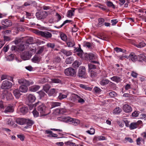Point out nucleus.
Segmentation results:
<instances>
[{"label":"nucleus","mask_w":146,"mask_h":146,"mask_svg":"<svg viewBox=\"0 0 146 146\" xmlns=\"http://www.w3.org/2000/svg\"><path fill=\"white\" fill-rule=\"evenodd\" d=\"M46 46L48 47L53 49L55 46V44L54 43H48L47 44Z\"/></svg>","instance_id":"de8ad7c7"},{"label":"nucleus","mask_w":146,"mask_h":146,"mask_svg":"<svg viewBox=\"0 0 146 146\" xmlns=\"http://www.w3.org/2000/svg\"><path fill=\"white\" fill-rule=\"evenodd\" d=\"M13 93L15 98L17 99H19L21 95L20 92V91L17 89L14 90Z\"/></svg>","instance_id":"a211bd4d"},{"label":"nucleus","mask_w":146,"mask_h":146,"mask_svg":"<svg viewBox=\"0 0 146 146\" xmlns=\"http://www.w3.org/2000/svg\"><path fill=\"white\" fill-rule=\"evenodd\" d=\"M86 132L90 135L94 134L95 132V130L94 129L91 128L90 130H88Z\"/></svg>","instance_id":"3c124183"},{"label":"nucleus","mask_w":146,"mask_h":146,"mask_svg":"<svg viewBox=\"0 0 146 146\" xmlns=\"http://www.w3.org/2000/svg\"><path fill=\"white\" fill-rule=\"evenodd\" d=\"M33 38L32 37H30L27 40L26 43L25 44L26 45L28 46V45L30 44H31L33 42Z\"/></svg>","instance_id":"c9c22d12"},{"label":"nucleus","mask_w":146,"mask_h":146,"mask_svg":"<svg viewBox=\"0 0 146 146\" xmlns=\"http://www.w3.org/2000/svg\"><path fill=\"white\" fill-rule=\"evenodd\" d=\"M18 82L20 84L22 85H26L29 86L33 84V82H30L24 79H20L19 80Z\"/></svg>","instance_id":"ddd939ff"},{"label":"nucleus","mask_w":146,"mask_h":146,"mask_svg":"<svg viewBox=\"0 0 146 146\" xmlns=\"http://www.w3.org/2000/svg\"><path fill=\"white\" fill-rule=\"evenodd\" d=\"M34 106H37L36 109L40 113V116H45L50 113V110L45 105L40 102L36 103Z\"/></svg>","instance_id":"f257e3e1"},{"label":"nucleus","mask_w":146,"mask_h":146,"mask_svg":"<svg viewBox=\"0 0 146 146\" xmlns=\"http://www.w3.org/2000/svg\"><path fill=\"white\" fill-rule=\"evenodd\" d=\"M86 75V69L83 66L79 67L78 72V76L79 77L84 78Z\"/></svg>","instance_id":"1a4fd4ad"},{"label":"nucleus","mask_w":146,"mask_h":146,"mask_svg":"<svg viewBox=\"0 0 146 146\" xmlns=\"http://www.w3.org/2000/svg\"><path fill=\"white\" fill-rule=\"evenodd\" d=\"M61 103L58 102H53L51 104V108H53L56 107L60 106Z\"/></svg>","instance_id":"4c0bfd02"},{"label":"nucleus","mask_w":146,"mask_h":146,"mask_svg":"<svg viewBox=\"0 0 146 146\" xmlns=\"http://www.w3.org/2000/svg\"><path fill=\"white\" fill-rule=\"evenodd\" d=\"M142 123V121L141 120H139L136 122L131 123L129 126L130 129H133L137 128L139 125Z\"/></svg>","instance_id":"4468645a"},{"label":"nucleus","mask_w":146,"mask_h":146,"mask_svg":"<svg viewBox=\"0 0 146 146\" xmlns=\"http://www.w3.org/2000/svg\"><path fill=\"white\" fill-rule=\"evenodd\" d=\"M109 96L111 97H115L117 95L116 93L114 91L110 92L109 93Z\"/></svg>","instance_id":"5fc2aeb1"},{"label":"nucleus","mask_w":146,"mask_h":146,"mask_svg":"<svg viewBox=\"0 0 146 146\" xmlns=\"http://www.w3.org/2000/svg\"><path fill=\"white\" fill-rule=\"evenodd\" d=\"M63 121L72 124L74 125H76L80 123V121L77 119L71 118L69 117H63L62 118Z\"/></svg>","instance_id":"7ed1b4c3"},{"label":"nucleus","mask_w":146,"mask_h":146,"mask_svg":"<svg viewBox=\"0 0 146 146\" xmlns=\"http://www.w3.org/2000/svg\"><path fill=\"white\" fill-rule=\"evenodd\" d=\"M81 64L80 61H75L72 64V66L74 68H76L78 67Z\"/></svg>","instance_id":"7c9ffc66"},{"label":"nucleus","mask_w":146,"mask_h":146,"mask_svg":"<svg viewBox=\"0 0 146 146\" xmlns=\"http://www.w3.org/2000/svg\"><path fill=\"white\" fill-rule=\"evenodd\" d=\"M2 25L3 26H5L6 27V29L7 27L11 26L12 23L11 21L7 19H5L1 21Z\"/></svg>","instance_id":"2eb2a0df"},{"label":"nucleus","mask_w":146,"mask_h":146,"mask_svg":"<svg viewBox=\"0 0 146 146\" xmlns=\"http://www.w3.org/2000/svg\"><path fill=\"white\" fill-rule=\"evenodd\" d=\"M61 60V59L60 57H56L55 58L53 61L54 63H58L60 62Z\"/></svg>","instance_id":"79ce46f5"},{"label":"nucleus","mask_w":146,"mask_h":146,"mask_svg":"<svg viewBox=\"0 0 146 146\" xmlns=\"http://www.w3.org/2000/svg\"><path fill=\"white\" fill-rule=\"evenodd\" d=\"M59 113H60L63 114L66 112V110L63 108H60L59 109Z\"/></svg>","instance_id":"bf43d9fd"},{"label":"nucleus","mask_w":146,"mask_h":146,"mask_svg":"<svg viewBox=\"0 0 146 146\" xmlns=\"http://www.w3.org/2000/svg\"><path fill=\"white\" fill-rule=\"evenodd\" d=\"M72 97L79 103H83L85 102V101L84 99L77 95L74 94Z\"/></svg>","instance_id":"aec40b11"},{"label":"nucleus","mask_w":146,"mask_h":146,"mask_svg":"<svg viewBox=\"0 0 146 146\" xmlns=\"http://www.w3.org/2000/svg\"><path fill=\"white\" fill-rule=\"evenodd\" d=\"M75 9L72 8L71 10H69L67 12V16L68 17H71L74 15Z\"/></svg>","instance_id":"4be33fe9"},{"label":"nucleus","mask_w":146,"mask_h":146,"mask_svg":"<svg viewBox=\"0 0 146 146\" xmlns=\"http://www.w3.org/2000/svg\"><path fill=\"white\" fill-rule=\"evenodd\" d=\"M34 123V122L32 120L29 119H26L25 121V124L27 125L26 127L27 128H29V127L31 126Z\"/></svg>","instance_id":"a878e982"},{"label":"nucleus","mask_w":146,"mask_h":146,"mask_svg":"<svg viewBox=\"0 0 146 146\" xmlns=\"http://www.w3.org/2000/svg\"><path fill=\"white\" fill-rule=\"evenodd\" d=\"M13 111V110L11 106H8L4 111L5 113L8 112H12Z\"/></svg>","instance_id":"473e14b6"},{"label":"nucleus","mask_w":146,"mask_h":146,"mask_svg":"<svg viewBox=\"0 0 146 146\" xmlns=\"http://www.w3.org/2000/svg\"><path fill=\"white\" fill-rule=\"evenodd\" d=\"M43 9L44 10H48L50 9L51 7L49 6L44 5L42 7Z\"/></svg>","instance_id":"0e129e2a"},{"label":"nucleus","mask_w":146,"mask_h":146,"mask_svg":"<svg viewBox=\"0 0 146 146\" xmlns=\"http://www.w3.org/2000/svg\"><path fill=\"white\" fill-rule=\"evenodd\" d=\"M71 21L68 20H67L65 21L60 26L57 27L56 26H55V27H56V28L57 29H59L61 27H62L66 23H70V22H71Z\"/></svg>","instance_id":"8fccbe9b"},{"label":"nucleus","mask_w":146,"mask_h":146,"mask_svg":"<svg viewBox=\"0 0 146 146\" xmlns=\"http://www.w3.org/2000/svg\"><path fill=\"white\" fill-rule=\"evenodd\" d=\"M121 111V109L119 107H117L113 110V113L115 114H117L119 113Z\"/></svg>","instance_id":"72a5a7b5"},{"label":"nucleus","mask_w":146,"mask_h":146,"mask_svg":"<svg viewBox=\"0 0 146 146\" xmlns=\"http://www.w3.org/2000/svg\"><path fill=\"white\" fill-rule=\"evenodd\" d=\"M66 44L68 47H73L75 45V43L72 39H67L66 40Z\"/></svg>","instance_id":"b1692460"},{"label":"nucleus","mask_w":146,"mask_h":146,"mask_svg":"<svg viewBox=\"0 0 146 146\" xmlns=\"http://www.w3.org/2000/svg\"><path fill=\"white\" fill-rule=\"evenodd\" d=\"M34 33L46 39L50 38L52 36L51 33L48 31H42L38 30H36L34 31Z\"/></svg>","instance_id":"39448f33"},{"label":"nucleus","mask_w":146,"mask_h":146,"mask_svg":"<svg viewBox=\"0 0 146 146\" xmlns=\"http://www.w3.org/2000/svg\"><path fill=\"white\" fill-rule=\"evenodd\" d=\"M110 79L112 81L115 82L117 83L120 82L121 80L120 77L116 76H113V77L111 78Z\"/></svg>","instance_id":"c85d7f7f"},{"label":"nucleus","mask_w":146,"mask_h":146,"mask_svg":"<svg viewBox=\"0 0 146 146\" xmlns=\"http://www.w3.org/2000/svg\"><path fill=\"white\" fill-rule=\"evenodd\" d=\"M105 137L103 136H95L94 137L93 141H98L105 140Z\"/></svg>","instance_id":"c756f323"},{"label":"nucleus","mask_w":146,"mask_h":146,"mask_svg":"<svg viewBox=\"0 0 146 146\" xmlns=\"http://www.w3.org/2000/svg\"><path fill=\"white\" fill-rule=\"evenodd\" d=\"M28 111V108L25 107H22L20 109V112L23 114H25L27 113Z\"/></svg>","instance_id":"2f4dec72"},{"label":"nucleus","mask_w":146,"mask_h":146,"mask_svg":"<svg viewBox=\"0 0 146 146\" xmlns=\"http://www.w3.org/2000/svg\"><path fill=\"white\" fill-rule=\"evenodd\" d=\"M146 44L143 42H140L139 44H137L136 46L138 48H142L145 46Z\"/></svg>","instance_id":"c03bdc74"},{"label":"nucleus","mask_w":146,"mask_h":146,"mask_svg":"<svg viewBox=\"0 0 146 146\" xmlns=\"http://www.w3.org/2000/svg\"><path fill=\"white\" fill-rule=\"evenodd\" d=\"M40 86H39L35 85L32 86L29 88L30 91L33 92H35L40 88Z\"/></svg>","instance_id":"bb28decb"},{"label":"nucleus","mask_w":146,"mask_h":146,"mask_svg":"<svg viewBox=\"0 0 146 146\" xmlns=\"http://www.w3.org/2000/svg\"><path fill=\"white\" fill-rule=\"evenodd\" d=\"M28 86L26 85H22L19 88V90L20 92L23 93H25L28 90Z\"/></svg>","instance_id":"412c9836"},{"label":"nucleus","mask_w":146,"mask_h":146,"mask_svg":"<svg viewBox=\"0 0 146 146\" xmlns=\"http://www.w3.org/2000/svg\"><path fill=\"white\" fill-rule=\"evenodd\" d=\"M98 21V22L96 25L97 27H100L104 25V23L105 21V20L104 19L102 18H99Z\"/></svg>","instance_id":"393cba45"},{"label":"nucleus","mask_w":146,"mask_h":146,"mask_svg":"<svg viewBox=\"0 0 146 146\" xmlns=\"http://www.w3.org/2000/svg\"><path fill=\"white\" fill-rule=\"evenodd\" d=\"M109 82V80L107 79H103L100 81V84L101 85L104 86L108 84Z\"/></svg>","instance_id":"f704fd0d"},{"label":"nucleus","mask_w":146,"mask_h":146,"mask_svg":"<svg viewBox=\"0 0 146 146\" xmlns=\"http://www.w3.org/2000/svg\"><path fill=\"white\" fill-rule=\"evenodd\" d=\"M31 51H25L22 52L21 55V58L24 60H26L29 59L32 56V53L31 52L33 51V52L35 53V50L33 48L30 49Z\"/></svg>","instance_id":"20e7f679"},{"label":"nucleus","mask_w":146,"mask_h":146,"mask_svg":"<svg viewBox=\"0 0 146 146\" xmlns=\"http://www.w3.org/2000/svg\"><path fill=\"white\" fill-rule=\"evenodd\" d=\"M36 16L38 19H41L45 18L47 15L45 11L37 12L36 13Z\"/></svg>","instance_id":"9b49d317"},{"label":"nucleus","mask_w":146,"mask_h":146,"mask_svg":"<svg viewBox=\"0 0 146 146\" xmlns=\"http://www.w3.org/2000/svg\"><path fill=\"white\" fill-rule=\"evenodd\" d=\"M65 144L67 145H69L70 146H75V143L71 142L70 141H68L65 143Z\"/></svg>","instance_id":"864d4df0"},{"label":"nucleus","mask_w":146,"mask_h":146,"mask_svg":"<svg viewBox=\"0 0 146 146\" xmlns=\"http://www.w3.org/2000/svg\"><path fill=\"white\" fill-rule=\"evenodd\" d=\"M9 48V46L7 45L6 47L4 46L3 48V50L5 52H6L8 50Z\"/></svg>","instance_id":"774afa93"},{"label":"nucleus","mask_w":146,"mask_h":146,"mask_svg":"<svg viewBox=\"0 0 146 146\" xmlns=\"http://www.w3.org/2000/svg\"><path fill=\"white\" fill-rule=\"evenodd\" d=\"M65 74L68 76H73L76 75V71L71 67L66 69L64 71Z\"/></svg>","instance_id":"0eeeda50"},{"label":"nucleus","mask_w":146,"mask_h":146,"mask_svg":"<svg viewBox=\"0 0 146 146\" xmlns=\"http://www.w3.org/2000/svg\"><path fill=\"white\" fill-rule=\"evenodd\" d=\"M139 113V111H135L132 113V115L133 117H137L138 116Z\"/></svg>","instance_id":"6e6d98bb"},{"label":"nucleus","mask_w":146,"mask_h":146,"mask_svg":"<svg viewBox=\"0 0 146 146\" xmlns=\"http://www.w3.org/2000/svg\"><path fill=\"white\" fill-rule=\"evenodd\" d=\"M18 82L20 84L22 85H26L29 86L33 84V82H30L24 79H20L19 80Z\"/></svg>","instance_id":"f8f14e48"},{"label":"nucleus","mask_w":146,"mask_h":146,"mask_svg":"<svg viewBox=\"0 0 146 146\" xmlns=\"http://www.w3.org/2000/svg\"><path fill=\"white\" fill-rule=\"evenodd\" d=\"M128 58L133 62L136 61L138 59L140 61L143 60L146 62V57L143 54H140L137 57L134 53L132 52L130 54Z\"/></svg>","instance_id":"f03ea898"},{"label":"nucleus","mask_w":146,"mask_h":146,"mask_svg":"<svg viewBox=\"0 0 146 146\" xmlns=\"http://www.w3.org/2000/svg\"><path fill=\"white\" fill-rule=\"evenodd\" d=\"M114 50L117 52H122V50L121 48L118 47H116L114 48Z\"/></svg>","instance_id":"338daca9"},{"label":"nucleus","mask_w":146,"mask_h":146,"mask_svg":"<svg viewBox=\"0 0 146 146\" xmlns=\"http://www.w3.org/2000/svg\"><path fill=\"white\" fill-rule=\"evenodd\" d=\"M106 4L107 5L110 7L113 8V9L115 8L114 5L113 4V3L110 1H108L106 3Z\"/></svg>","instance_id":"a18cd8bd"},{"label":"nucleus","mask_w":146,"mask_h":146,"mask_svg":"<svg viewBox=\"0 0 146 146\" xmlns=\"http://www.w3.org/2000/svg\"><path fill=\"white\" fill-rule=\"evenodd\" d=\"M2 98L6 100H10L13 99L12 94L9 92H5L1 94Z\"/></svg>","instance_id":"6e6552de"},{"label":"nucleus","mask_w":146,"mask_h":146,"mask_svg":"<svg viewBox=\"0 0 146 146\" xmlns=\"http://www.w3.org/2000/svg\"><path fill=\"white\" fill-rule=\"evenodd\" d=\"M12 86L11 82L8 80L4 81L2 85L1 88L2 89H6L10 88Z\"/></svg>","instance_id":"9d476101"},{"label":"nucleus","mask_w":146,"mask_h":146,"mask_svg":"<svg viewBox=\"0 0 146 146\" xmlns=\"http://www.w3.org/2000/svg\"><path fill=\"white\" fill-rule=\"evenodd\" d=\"M36 99L35 96L32 94H29L27 96V100L30 103L34 102Z\"/></svg>","instance_id":"dca6fc26"},{"label":"nucleus","mask_w":146,"mask_h":146,"mask_svg":"<svg viewBox=\"0 0 146 146\" xmlns=\"http://www.w3.org/2000/svg\"><path fill=\"white\" fill-rule=\"evenodd\" d=\"M40 98L43 97L46 95L45 93L42 91H40L38 92Z\"/></svg>","instance_id":"13d9d810"},{"label":"nucleus","mask_w":146,"mask_h":146,"mask_svg":"<svg viewBox=\"0 0 146 146\" xmlns=\"http://www.w3.org/2000/svg\"><path fill=\"white\" fill-rule=\"evenodd\" d=\"M138 75V74H137L134 71H132L131 74V76L135 78H136L137 77Z\"/></svg>","instance_id":"69168bd1"},{"label":"nucleus","mask_w":146,"mask_h":146,"mask_svg":"<svg viewBox=\"0 0 146 146\" xmlns=\"http://www.w3.org/2000/svg\"><path fill=\"white\" fill-rule=\"evenodd\" d=\"M17 137L21 140L23 141L24 140L25 137L23 135H17Z\"/></svg>","instance_id":"e2e57ef3"},{"label":"nucleus","mask_w":146,"mask_h":146,"mask_svg":"<svg viewBox=\"0 0 146 146\" xmlns=\"http://www.w3.org/2000/svg\"><path fill=\"white\" fill-rule=\"evenodd\" d=\"M56 90L54 88L51 89L50 90V94L52 95L56 93Z\"/></svg>","instance_id":"680f3d73"},{"label":"nucleus","mask_w":146,"mask_h":146,"mask_svg":"<svg viewBox=\"0 0 146 146\" xmlns=\"http://www.w3.org/2000/svg\"><path fill=\"white\" fill-rule=\"evenodd\" d=\"M87 57L90 60L92 61L91 62L99 64V63L98 61V56L96 54L93 53H90L87 55Z\"/></svg>","instance_id":"423d86ee"},{"label":"nucleus","mask_w":146,"mask_h":146,"mask_svg":"<svg viewBox=\"0 0 146 146\" xmlns=\"http://www.w3.org/2000/svg\"><path fill=\"white\" fill-rule=\"evenodd\" d=\"M61 52L67 56H69L72 54L70 51L64 49H62Z\"/></svg>","instance_id":"cd10ccee"},{"label":"nucleus","mask_w":146,"mask_h":146,"mask_svg":"<svg viewBox=\"0 0 146 146\" xmlns=\"http://www.w3.org/2000/svg\"><path fill=\"white\" fill-rule=\"evenodd\" d=\"M26 120V119L23 118H18L16 120V122L19 124L23 125L25 124Z\"/></svg>","instance_id":"5701e85b"},{"label":"nucleus","mask_w":146,"mask_h":146,"mask_svg":"<svg viewBox=\"0 0 146 146\" xmlns=\"http://www.w3.org/2000/svg\"><path fill=\"white\" fill-rule=\"evenodd\" d=\"M60 37L62 40L63 41H66L67 40L66 39V36L63 33H61Z\"/></svg>","instance_id":"ea45409f"},{"label":"nucleus","mask_w":146,"mask_h":146,"mask_svg":"<svg viewBox=\"0 0 146 146\" xmlns=\"http://www.w3.org/2000/svg\"><path fill=\"white\" fill-rule=\"evenodd\" d=\"M41 57L37 54H36L33 58L31 60L34 63H38L39 62L40 60Z\"/></svg>","instance_id":"6ab92c4d"},{"label":"nucleus","mask_w":146,"mask_h":146,"mask_svg":"<svg viewBox=\"0 0 146 146\" xmlns=\"http://www.w3.org/2000/svg\"><path fill=\"white\" fill-rule=\"evenodd\" d=\"M93 91L96 93H100L101 91V90L98 87H95L93 89Z\"/></svg>","instance_id":"603ef678"},{"label":"nucleus","mask_w":146,"mask_h":146,"mask_svg":"<svg viewBox=\"0 0 146 146\" xmlns=\"http://www.w3.org/2000/svg\"><path fill=\"white\" fill-rule=\"evenodd\" d=\"M39 112L37 111L36 109H35L33 111V113L35 117H37L39 115Z\"/></svg>","instance_id":"09e8293b"},{"label":"nucleus","mask_w":146,"mask_h":146,"mask_svg":"<svg viewBox=\"0 0 146 146\" xmlns=\"http://www.w3.org/2000/svg\"><path fill=\"white\" fill-rule=\"evenodd\" d=\"M90 76L92 78H94L97 76V73L96 72L93 71H91L90 73Z\"/></svg>","instance_id":"49530a36"},{"label":"nucleus","mask_w":146,"mask_h":146,"mask_svg":"<svg viewBox=\"0 0 146 146\" xmlns=\"http://www.w3.org/2000/svg\"><path fill=\"white\" fill-rule=\"evenodd\" d=\"M25 68L27 70L30 71H32L33 70V68L31 66H26Z\"/></svg>","instance_id":"052dcab7"},{"label":"nucleus","mask_w":146,"mask_h":146,"mask_svg":"<svg viewBox=\"0 0 146 146\" xmlns=\"http://www.w3.org/2000/svg\"><path fill=\"white\" fill-rule=\"evenodd\" d=\"M123 110L124 111L127 113L131 112L132 111V109L130 106L126 104L123 106Z\"/></svg>","instance_id":"f3484780"},{"label":"nucleus","mask_w":146,"mask_h":146,"mask_svg":"<svg viewBox=\"0 0 146 146\" xmlns=\"http://www.w3.org/2000/svg\"><path fill=\"white\" fill-rule=\"evenodd\" d=\"M88 67L89 70H90L92 69H95L96 68V66L95 65L92 63L88 64Z\"/></svg>","instance_id":"a19ab883"},{"label":"nucleus","mask_w":146,"mask_h":146,"mask_svg":"<svg viewBox=\"0 0 146 146\" xmlns=\"http://www.w3.org/2000/svg\"><path fill=\"white\" fill-rule=\"evenodd\" d=\"M67 97V96L66 95L63 94L62 93H60L58 98L59 99L62 100L65 98H66Z\"/></svg>","instance_id":"58836bf2"},{"label":"nucleus","mask_w":146,"mask_h":146,"mask_svg":"<svg viewBox=\"0 0 146 146\" xmlns=\"http://www.w3.org/2000/svg\"><path fill=\"white\" fill-rule=\"evenodd\" d=\"M50 88V86L49 84H46L44 86L43 89L47 93Z\"/></svg>","instance_id":"37998d69"},{"label":"nucleus","mask_w":146,"mask_h":146,"mask_svg":"<svg viewBox=\"0 0 146 146\" xmlns=\"http://www.w3.org/2000/svg\"><path fill=\"white\" fill-rule=\"evenodd\" d=\"M74 59L72 57H68L67 58L66 60V62L67 64H70L72 63Z\"/></svg>","instance_id":"e433bc0d"},{"label":"nucleus","mask_w":146,"mask_h":146,"mask_svg":"<svg viewBox=\"0 0 146 146\" xmlns=\"http://www.w3.org/2000/svg\"><path fill=\"white\" fill-rule=\"evenodd\" d=\"M4 40L5 41H7L11 40V38L8 36H4L3 37Z\"/></svg>","instance_id":"4d7b16f0"}]
</instances>
